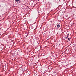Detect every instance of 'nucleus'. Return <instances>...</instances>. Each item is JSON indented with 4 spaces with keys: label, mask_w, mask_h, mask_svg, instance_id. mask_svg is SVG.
Instances as JSON below:
<instances>
[{
    "label": "nucleus",
    "mask_w": 76,
    "mask_h": 76,
    "mask_svg": "<svg viewBox=\"0 0 76 76\" xmlns=\"http://www.w3.org/2000/svg\"><path fill=\"white\" fill-rule=\"evenodd\" d=\"M57 27H58V28H57V29H58V28H60V25H59V24H58L57 25Z\"/></svg>",
    "instance_id": "nucleus-1"
},
{
    "label": "nucleus",
    "mask_w": 76,
    "mask_h": 76,
    "mask_svg": "<svg viewBox=\"0 0 76 76\" xmlns=\"http://www.w3.org/2000/svg\"><path fill=\"white\" fill-rule=\"evenodd\" d=\"M48 5H49V7H51V4H48Z\"/></svg>",
    "instance_id": "nucleus-2"
},
{
    "label": "nucleus",
    "mask_w": 76,
    "mask_h": 76,
    "mask_svg": "<svg viewBox=\"0 0 76 76\" xmlns=\"http://www.w3.org/2000/svg\"><path fill=\"white\" fill-rule=\"evenodd\" d=\"M15 53H13L12 54V56H13V57H14V56H15Z\"/></svg>",
    "instance_id": "nucleus-3"
},
{
    "label": "nucleus",
    "mask_w": 76,
    "mask_h": 76,
    "mask_svg": "<svg viewBox=\"0 0 76 76\" xmlns=\"http://www.w3.org/2000/svg\"><path fill=\"white\" fill-rule=\"evenodd\" d=\"M19 1V0H15V1L16 2H18Z\"/></svg>",
    "instance_id": "nucleus-4"
},
{
    "label": "nucleus",
    "mask_w": 76,
    "mask_h": 76,
    "mask_svg": "<svg viewBox=\"0 0 76 76\" xmlns=\"http://www.w3.org/2000/svg\"><path fill=\"white\" fill-rule=\"evenodd\" d=\"M31 29H34V27H33V26H31Z\"/></svg>",
    "instance_id": "nucleus-5"
},
{
    "label": "nucleus",
    "mask_w": 76,
    "mask_h": 76,
    "mask_svg": "<svg viewBox=\"0 0 76 76\" xmlns=\"http://www.w3.org/2000/svg\"><path fill=\"white\" fill-rule=\"evenodd\" d=\"M68 41H70V39L69 38H68Z\"/></svg>",
    "instance_id": "nucleus-6"
},
{
    "label": "nucleus",
    "mask_w": 76,
    "mask_h": 76,
    "mask_svg": "<svg viewBox=\"0 0 76 76\" xmlns=\"http://www.w3.org/2000/svg\"><path fill=\"white\" fill-rule=\"evenodd\" d=\"M54 2H56V0H54Z\"/></svg>",
    "instance_id": "nucleus-7"
},
{
    "label": "nucleus",
    "mask_w": 76,
    "mask_h": 76,
    "mask_svg": "<svg viewBox=\"0 0 76 76\" xmlns=\"http://www.w3.org/2000/svg\"><path fill=\"white\" fill-rule=\"evenodd\" d=\"M65 38H66V39H67V38L68 39V38L67 37H65Z\"/></svg>",
    "instance_id": "nucleus-8"
},
{
    "label": "nucleus",
    "mask_w": 76,
    "mask_h": 76,
    "mask_svg": "<svg viewBox=\"0 0 76 76\" xmlns=\"http://www.w3.org/2000/svg\"><path fill=\"white\" fill-rule=\"evenodd\" d=\"M38 13H39V12L38 11Z\"/></svg>",
    "instance_id": "nucleus-9"
},
{
    "label": "nucleus",
    "mask_w": 76,
    "mask_h": 76,
    "mask_svg": "<svg viewBox=\"0 0 76 76\" xmlns=\"http://www.w3.org/2000/svg\"><path fill=\"white\" fill-rule=\"evenodd\" d=\"M69 34H67V36H69Z\"/></svg>",
    "instance_id": "nucleus-10"
},
{
    "label": "nucleus",
    "mask_w": 76,
    "mask_h": 76,
    "mask_svg": "<svg viewBox=\"0 0 76 76\" xmlns=\"http://www.w3.org/2000/svg\"><path fill=\"white\" fill-rule=\"evenodd\" d=\"M67 51H68V50H66V51H67Z\"/></svg>",
    "instance_id": "nucleus-11"
},
{
    "label": "nucleus",
    "mask_w": 76,
    "mask_h": 76,
    "mask_svg": "<svg viewBox=\"0 0 76 76\" xmlns=\"http://www.w3.org/2000/svg\"><path fill=\"white\" fill-rule=\"evenodd\" d=\"M67 37L68 38V36H67Z\"/></svg>",
    "instance_id": "nucleus-12"
}]
</instances>
